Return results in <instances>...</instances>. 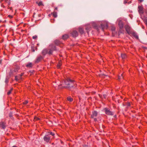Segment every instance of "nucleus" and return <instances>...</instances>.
<instances>
[{
	"instance_id": "f03ea898",
	"label": "nucleus",
	"mask_w": 147,
	"mask_h": 147,
	"mask_svg": "<svg viewBox=\"0 0 147 147\" xmlns=\"http://www.w3.org/2000/svg\"><path fill=\"white\" fill-rule=\"evenodd\" d=\"M125 28L127 33L131 36H133L134 37H138L136 33L135 32L132 31L131 27L128 25H125Z\"/></svg>"
},
{
	"instance_id": "a19ab883",
	"label": "nucleus",
	"mask_w": 147,
	"mask_h": 147,
	"mask_svg": "<svg viewBox=\"0 0 147 147\" xmlns=\"http://www.w3.org/2000/svg\"><path fill=\"white\" fill-rule=\"evenodd\" d=\"M103 96L104 98H106V97H107V95H106V94H103Z\"/></svg>"
},
{
	"instance_id": "39448f33",
	"label": "nucleus",
	"mask_w": 147,
	"mask_h": 147,
	"mask_svg": "<svg viewBox=\"0 0 147 147\" xmlns=\"http://www.w3.org/2000/svg\"><path fill=\"white\" fill-rule=\"evenodd\" d=\"M103 110L105 114L108 115H113V112L111 111L108 108H105L103 109Z\"/></svg>"
},
{
	"instance_id": "7ed1b4c3",
	"label": "nucleus",
	"mask_w": 147,
	"mask_h": 147,
	"mask_svg": "<svg viewBox=\"0 0 147 147\" xmlns=\"http://www.w3.org/2000/svg\"><path fill=\"white\" fill-rule=\"evenodd\" d=\"M50 48L49 49V55H52L53 51H57V48L55 46L53 43L50 44L49 45Z\"/></svg>"
},
{
	"instance_id": "c9c22d12",
	"label": "nucleus",
	"mask_w": 147,
	"mask_h": 147,
	"mask_svg": "<svg viewBox=\"0 0 147 147\" xmlns=\"http://www.w3.org/2000/svg\"><path fill=\"white\" fill-rule=\"evenodd\" d=\"M115 27L113 26L111 27V30L113 32L115 31Z\"/></svg>"
},
{
	"instance_id": "f8f14e48",
	"label": "nucleus",
	"mask_w": 147,
	"mask_h": 147,
	"mask_svg": "<svg viewBox=\"0 0 147 147\" xmlns=\"http://www.w3.org/2000/svg\"><path fill=\"white\" fill-rule=\"evenodd\" d=\"M47 135H49L50 136V135H51L53 136V137L51 138V139H54L55 138L54 136L55 135V134L54 132L49 131L47 132Z\"/></svg>"
},
{
	"instance_id": "ddd939ff",
	"label": "nucleus",
	"mask_w": 147,
	"mask_h": 147,
	"mask_svg": "<svg viewBox=\"0 0 147 147\" xmlns=\"http://www.w3.org/2000/svg\"><path fill=\"white\" fill-rule=\"evenodd\" d=\"M107 24L106 23L104 25L101 24V25L100 28H101L102 30H103L104 29L107 28Z\"/></svg>"
},
{
	"instance_id": "cd10ccee",
	"label": "nucleus",
	"mask_w": 147,
	"mask_h": 147,
	"mask_svg": "<svg viewBox=\"0 0 147 147\" xmlns=\"http://www.w3.org/2000/svg\"><path fill=\"white\" fill-rule=\"evenodd\" d=\"M24 73H22L20 74H19L18 76L19 77V79H20V80L22 79V76L24 75Z\"/></svg>"
},
{
	"instance_id": "8fccbe9b",
	"label": "nucleus",
	"mask_w": 147,
	"mask_h": 147,
	"mask_svg": "<svg viewBox=\"0 0 147 147\" xmlns=\"http://www.w3.org/2000/svg\"><path fill=\"white\" fill-rule=\"evenodd\" d=\"M40 14H38V17H40Z\"/></svg>"
},
{
	"instance_id": "864d4df0",
	"label": "nucleus",
	"mask_w": 147,
	"mask_h": 147,
	"mask_svg": "<svg viewBox=\"0 0 147 147\" xmlns=\"http://www.w3.org/2000/svg\"><path fill=\"white\" fill-rule=\"evenodd\" d=\"M17 147V146H13V147Z\"/></svg>"
},
{
	"instance_id": "c85d7f7f",
	"label": "nucleus",
	"mask_w": 147,
	"mask_h": 147,
	"mask_svg": "<svg viewBox=\"0 0 147 147\" xmlns=\"http://www.w3.org/2000/svg\"><path fill=\"white\" fill-rule=\"evenodd\" d=\"M143 20L147 26V18L146 17H144L143 19Z\"/></svg>"
},
{
	"instance_id": "412c9836",
	"label": "nucleus",
	"mask_w": 147,
	"mask_h": 147,
	"mask_svg": "<svg viewBox=\"0 0 147 147\" xmlns=\"http://www.w3.org/2000/svg\"><path fill=\"white\" fill-rule=\"evenodd\" d=\"M67 100L70 102H72L73 100V99L72 98H71L70 96H68L67 98Z\"/></svg>"
},
{
	"instance_id": "20e7f679",
	"label": "nucleus",
	"mask_w": 147,
	"mask_h": 147,
	"mask_svg": "<svg viewBox=\"0 0 147 147\" xmlns=\"http://www.w3.org/2000/svg\"><path fill=\"white\" fill-rule=\"evenodd\" d=\"M43 139L45 142L47 143H48L50 142L52 139H51L50 136L46 134L43 137Z\"/></svg>"
},
{
	"instance_id": "4c0bfd02",
	"label": "nucleus",
	"mask_w": 147,
	"mask_h": 147,
	"mask_svg": "<svg viewBox=\"0 0 147 147\" xmlns=\"http://www.w3.org/2000/svg\"><path fill=\"white\" fill-rule=\"evenodd\" d=\"M28 101L27 100H25L24 101V102H23V104L24 105H26L28 103Z\"/></svg>"
},
{
	"instance_id": "58836bf2",
	"label": "nucleus",
	"mask_w": 147,
	"mask_h": 147,
	"mask_svg": "<svg viewBox=\"0 0 147 147\" xmlns=\"http://www.w3.org/2000/svg\"><path fill=\"white\" fill-rule=\"evenodd\" d=\"M69 36L67 34H65V35H63L62 37H68Z\"/></svg>"
},
{
	"instance_id": "f3484780",
	"label": "nucleus",
	"mask_w": 147,
	"mask_h": 147,
	"mask_svg": "<svg viewBox=\"0 0 147 147\" xmlns=\"http://www.w3.org/2000/svg\"><path fill=\"white\" fill-rule=\"evenodd\" d=\"M54 42L55 44L57 46L60 45L61 43V42L58 40H54Z\"/></svg>"
},
{
	"instance_id": "79ce46f5",
	"label": "nucleus",
	"mask_w": 147,
	"mask_h": 147,
	"mask_svg": "<svg viewBox=\"0 0 147 147\" xmlns=\"http://www.w3.org/2000/svg\"><path fill=\"white\" fill-rule=\"evenodd\" d=\"M142 48L144 49H147V47H145L143 46Z\"/></svg>"
},
{
	"instance_id": "423d86ee",
	"label": "nucleus",
	"mask_w": 147,
	"mask_h": 147,
	"mask_svg": "<svg viewBox=\"0 0 147 147\" xmlns=\"http://www.w3.org/2000/svg\"><path fill=\"white\" fill-rule=\"evenodd\" d=\"M13 66V71L15 72H18L20 68L19 65H18L16 63H15L14 64Z\"/></svg>"
},
{
	"instance_id": "a18cd8bd",
	"label": "nucleus",
	"mask_w": 147,
	"mask_h": 147,
	"mask_svg": "<svg viewBox=\"0 0 147 147\" xmlns=\"http://www.w3.org/2000/svg\"><path fill=\"white\" fill-rule=\"evenodd\" d=\"M8 17L10 18H13V16H11L10 15H8Z\"/></svg>"
},
{
	"instance_id": "603ef678",
	"label": "nucleus",
	"mask_w": 147,
	"mask_h": 147,
	"mask_svg": "<svg viewBox=\"0 0 147 147\" xmlns=\"http://www.w3.org/2000/svg\"><path fill=\"white\" fill-rule=\"evenodd\" d=\"M52 144V145H54V143H53Z\"/></svg>"
},
{
	"instance_id": "bb28decb",
	"label": "nucleus",
	"mask_w": 147,
	"mask_h": 147,
	"mask_svg": "<svg viewBox=\"0 0 147 147\" xmlns=\"http://www.w3.org/2000/svg\"><path fill=\"white\" fill-rule=\"evenodd\" d=\"M9 75L10 76H13V71L12 70H10V72H9Z\"/></svg>"
},
{
	"instance_id": "2f4dec72",
	"label": "nucleus",
	"mask_w": 147,
	"mask_h": 147,
	"mask_svg": "<svg viewBox=\"0 0 147 147\" xmlns=\"http://www.w3.org/2000/svg\"><path fill=\"white\" fill-rule=\"evenodd\" d=\"M135 38L138 40H139V41H140V42L142 43H144L145 42L144 40H141L140 41V40L139 39V37H135Z\"/></svg>"
},
{
	"instance_id": "f257e3e1",
	"label": "nucleus",
	"mask_w": 147,
	"mask_h": 147,
	"mask_svg": "<svg viewBox=\"0 0 147 147\" xmlns=\"http://www.w3.org/2000/svg\"><path fill=\"white\" fill-rule=\"evenodd\" d=\"M77 86L76 82L74 80L68 77L63 80L61 84L59 85L58 88L59 89H66L74 94L75 92V90L77 88Z\"/></svg>"
},
{
	"instance_id": "f704fd0d",
	"label": "nucleus",
	"mask_w": 147,
	"mask_h": 147,
	"mask_svg": "<svg viewBox=\"0 0 147 147\" xmlns=\"http://www.w3.org/2000/svg\"><path fill=\"white\" fill-rule=\"evenodd\" d=\"M37 3L38 4V5H39V6L42 5V2L40 1V2H39L38 3L37 2Z\"/></svg>"
},
{
	"instance_id": "4d7b16f0",
	"label": "nucleus",
	"mask_w": 147,
	"mask_h": 147,
	"mask_svg": "<svg viewBox=\"0 0 147 147\" xmlns=\"http://www.w3.org/2000/svg\"><path fill=\"white\" fill-rule=\"evenodd\" d=\"M2 40V42H3V40Z\"/></svg>"
},
{
	"instance_id": "9d476101",
	"label": "nucleus",
	"mask_w": 147,
	"mask_h": 147,
	"mask_svg": "<svg viewBox=\"0 0 147 147\" xmlns=\"http://www.w3.org/2000/svg\"><path fill=\"white\" fill-rule=\"evenodd\" d=\"M49 49H44L42 52V54L44 56H45L47 54H48L49 55Z\"/></svg>"
},
{
	"instance_id": "0eeeda50",
	"label": "nucleus",
	"mask_w": 147,
	"mask_h": 147,
	"mask_svg": "<svg viewBox=\"0 0 147 147\" xmlns=\"http://www.w3.org/2000/svg\"><path fill=\"white\" fill-rule=\"evenodd\" d=\"M43 57L41 55H40L36 57V60L35 61V63H38L40 62L43 59Z\"/></svg>"
},
{
	"instance_id": "2eb2a0df",
	"label": "nucleus",
	"mask_w": 147,
	"mask_h": 147,
	"mask_svg": "<svg viewBox=\"0 0 147 147\" xmlns=\"http://www.w3.org/2000/svg\"><path fill=\"white\" fill-rule=\"evenodd\" d=\"M121 56L122 59L123 60V61L126 59L127 57V55L124 53H121Z\"/></svg>"
},
{
	"instance_id": "dca6fc26",
	"label": "nucleus",
	"mask_w": 147,
	"mask_h": 147,
	"mask_svg": "<svg viewBox=\"0 0 147 147\" xmlns=\"http://www.w3.org/2000/svg\"><path fill=\"white\" fill-rule=\"evenodd\" d=\"M62 61L61 60L59 61L58 63L57 66V69L60 68V67L62 65Z\"/></svg>"
},
{
	"instance_id": "9b49d317",
	"label": "nucleus",
	"mask_w": 147,
	"mask_h": 147,
	"mask_svg": "<svg viewBox=\"0 0 147 147\" xmlns=\"http://www.w3.org/2000/svg\"><path fill=\"white\" fill-rule=\"evenodd\" d=\"M71 36L73 37H76L78 36V33L75 30L73 31L71 33Z\"/></svg>"
},
{
	"instance_id": "49530a36",
	"label": "nucleus",
	"mask_w": 147,
	"mask_h": 147,
	"mask_svg": "<svg viewBox=\"0 0 147 147\" xmlns=\"http://www.w3.org/2000/svg\"><path fill=\"white\" fill-rule=\"evenodd\" d=\"M31 50L32 52H34L35 51L34 49L33 48H32Z\"/></svg>"
},
{
	"instance_id": "473e14b6",
	"label": "nucleus",
	"mask_w": 147,
	"mask_h": 147,
	"mask_svg": "<svg viewBox=\"0 0 147 147\" xmlns=\"http://www.w3.org/2000/svg\"><path fill=\"white\" fill-rule=\"evenodd\" d=\"M91 28V26L89 25H87V26L86 27V29L87 30H88L90 28Z\"/></svg>"
},
{
	"instance_id": "37998d69",
	"label": "nucleus",
	"mask_w": 147,
	"mask_h": 147,
	"mask_svg": "<svg viewBox=\"0 0 147 147\" xmlns=\"http://www.w3.org/2000/svg\"><path fill=\"white\" fill-rule=\"evenodd\" d=\"M83 147H88V146L87 145H84L83 146Z\"/></svg>"
},
{
	"instance_id": "a211bd4d",
	"label": "nucleus",
	"mask_w": 147,
	"mask_h": 147,
	"mask_svg": "<svg viewBox=\"0 0 147 147\" xmlns=\"http://www.w3.org/2000/svg\"><path fill=\"white\" fill-rule=\"evenodd\" d=\"M92 26L94 27V28L96 29L97 31H98L99 29H98V27L97 25L94 22H93L92 23Z\"/></svg>"
},
{
	"instance_id": "5fc2aeb1",
	"label": "nucleus",
	"mask_w": 147,
	"mask_h": 147,
	"mask_svg": "<svg viewBox=\"0 0 147 147\" xmlns=\"http://www.w3.org/2000/svg\"><path fill=\"white\" fill-rule=\"evenodd\" d=\"M59 56H60V57H62V55H59Z\"/></svg>"
},
{
	"instance_id": "c03bdc74",
	"label": "nucleus",
	"mask_w": 147,
	"mask_h": 147,
	"mask_svg": "<svg viewBox=\"0 0 147 147\" xmlns=\"http://www.w3.org/2000/svg\"><path fill=\"white\" fill-rule=\"evenodd\" d=\"M93 119H94V121H97V119L96 118L94 117Z\"/></svg>"
},
{
	"instance_id": "3c124183",
	"label": "nucleus",
	"mask_w": 147,
	"mask_h": 147,
	"mask_svg": "<svg viewBox=\"0 0 147 147\" xmlns=\"http://www.w3.org/2000/svg\"><path fill=\"white\" fill-rule=\"evenodd\" d=\"M61 143H62V144H63V142H62V141H61Z\"/></svg>"
},
{
	"instance_id": "e433bc0d",
	"label": "nucleus",
	"mask_w": 147,
	"mask_h": 147,
	"mask_svg": "<svg viewBox=\"0 0 147 147\" xmlns=\"http://www.w3.org/2000/svg\"><path fill=\"white\" fill-rule=\"evenodd\" d=\"M5 82L6 84H7L9 82V79L6 78L5 80Z\"/></svg>"
},
{
	"instance_id": "393cba45",
	"label": "nucleus",
	"mask_w": 147,
	"mask_h": 147,
	"mask_svg": "<svg viewBox=\"0 0 147 147\" xmlns=\"http://www.w3.org/2000/svg\"><path fill=\"white\" fill-rule=\"evenodd\" d=\"M79 31L81 34H82L84 33L83 29L81 28H79Z\"/></svg>"
},
{
	"instance_id": "7c9ffc66",
	"label": "nucleus",
	"mask_w": 147,
	"mask_h": 147,
	"mask_svg": "<svg viewBox=\"0 0 147 147\" xmlns=\"http://www.w3.org/2000/svg\"><path fill=\"white\" fill-rule=\"evenodd\" d=\"M20 79H19V77L18 76H15V80H16V81H18Z\"/></svg>"
},
{
	"instance_id": "6ab92c4d",
	"label": "nucleus",
	"mask_w": 147,
	"mask_h": 147,
	"mask_svg": "<svg viewBox=\"0 0 147 147\" xmlns=\"http://www.w3.org/2000/svg\"><path fill=\"white\" fill-rule=\"evenodd\" d=\"M33 65L32 63H29L26 65V66L27 67L32 68Z\"/></svg>"
},
{
	"instance_id": "13d9d810",
	"label": "nucleus",
	"mask_w": 147,
	"mask_h": 147,
	"mask_svg": "<svg viewBox=\"0 0 147 147\" xmlns=\"http://www.w3.org/2000/svg\"><path fill=\"white\" fill-rule=\"evenodd\" d=\"M57 9V8H55V9Z\"/></svg>"
},
{
	"instance_id": "5701e85b",
	"label": "nucleus",
	"mask_w": 147,
	"mask_h": 147,
	"mask_svg": "<svg viewBox=\"0 0 147 147\" xmlns=\"http://www.w3.org/2000/svg\"><path fill=\"white\" fill-rule=\"evenodd\" d=\"M131 103V102H127L125 103V104L127 106V107H130Z\"/></svg>"
},
{
	"instance_id": "b1692460",
	"label": "nucleus",
	"mask_w": 147,
	"mask_h": 147,
	"mask_svg": "<svg viewBox=\"0 0 147 147\" xmlns=\"http://www.w3.org/2000/svg\"><path fill=\"white\" fill-rule=\"evenodd\" d=\"M13 90V88H11L10 90H9L8 92H7V95H9L11 93L12 91Z\"/></svg>"
},
{
	"instance_id": "de8ad7c7",
	"label": "nucleus",
	"mask_w": 147,
	"mask_h": 147,
	"mask_svg": "<svg viewBox=\"0 0 147 147\" xmlns=\"http://www.w3.org/2000/svg\"><path fill=\"white\" fill-rule=\"evenodd\" d=\"M37 38V37H32V38H33V39H36Z\"/></svg>"
},
{
	"instance_id": "aec40b11",
	"label": "nucleus",
	"mask_w": 147,
	"mask_h": 147,
	"mask_svg": "<svg viewBox=\"0 0 147 147\" xmlns=\"http://www.w3.org/2000/svg\"><path fill=\"white\" fill-rule=\"evenodd\" d=\"M119 25L120 29V31H121V29H122L123 27V24L122 22L120 21L119 22Z\"/></svg>"
},
{
	"instance_id": "6e6552de",
	"label": "nucleus",
	"mask_w": 147,
	"mask_h": 147,
	"mask_svg": "<svg viewBox=\"0 0 147 147\" xmlns=\"http://www.w3.org/2000/svg\"><path fill=\"white\" fill-rule=\"evenodd\" d=\"M6 127V123L5 122L1 121L0 122V127L3 129H5Z\"/></svg>"
},
{
	"instance_id": "a878e982",
	"label": "nucleus",
	"mask_w": 147,
	"mask_h": 147,
	"mask_svg": "<svg viewBox=\"0 0 147 147\" xmlns=\"http://www.w3.org/2000/svg\"><path fill=\"white\" fill-rule=\"evenodd\" d=\"M40 119L39 118L36 117L35 116L34 117V121H37L39 120Z\"/></svg>"
},
{
	"instance_id": "ea45409f",
	"label": "nucleus",
	"mask_w": 147,
	"mask_h": 147,
	"mask_svg": "<svg viewBox=\"0 0 147 147\" xmlns=\"http://www.w3.org/2000/svg\"><path fill=\"white\" fill-rule=\"evenodd\" d=\"M68 38V37H62V39L65 40H67Z\"/></svg>"
},
{
	"instance_id": "4be33fe9",
	"label": "nucleus",
	"mask_w": 147,
	"mask_h": 147,
	"mask_svg": "<svg viewBox=\"0 0 147 147\" xmlns=\"http://www.w3.org/2000/svg\"><path fill=\"white\" fill-rule=\"evenodd\" d=\"M13 113L12 112H10L9 114V117L11 119H13Z\"/></svg>"
},
{
	"instance_id": "1a4fd4ad",
	"label": "nucleus",
	"mask_w": 147,
	"mask_h": 147,
	"mask_svg": "<svg viewBox=\"0 0 147 147\" xmlns=\"http://www.w3.org/2000/svg\"><path fill=\"white\" fill-rule=\"evenodd\" d=\"M98 114V112L96 111H92V114L91 115V118L93 119L94 117H96Z\"/></svg>"
},
{
	"instance_id": "72a5a7b5",
	"label": "nucleus",
	"mask_w": 147,
	"mask_h": 147,
	"mask_svg": "<svg viewBox=\"0 0 147 147\" xmlns=\"http://www.w3.org/2000/svg\"><path fill=\"white\" fill-rule=\"evenodd\" d=\"M123 74H122L121 75V76H119L118 78L119 79H121L123 78Z\"/></svg>"
},
{
	"instance_id": "c756f323",
	"label": "nucleus",
	"mask_w": 147,
	"mask_h": 147,
	"mask_svg": "<svg viewBox=\"0 0 147 147\" xmlns=\"http://www.w3.org/2000/svg\"><path fill=\"white\" fill-rule=\"evenodd\" d=\"M53 17H54L55 18H56L57 17V13L54 12L53 13Z\"/></svg>"
},
{
	"instance_id": "bf43d9fd",
	"label": "nucleus",
	"mask_w": 147,
	"mask_h": 147,
	"mask_svg": "<svg viewBox=\"0 0 147 147\" xmlns=\"http://www.w3.org/2000/svg\"><path fill=\"white\" fill-rule=\"evenodd\" d=\"M61 147H63V146H61Z\"/></svg>"
},
{
	"instance_id": "4468645a",
	"label": "nucleus",
	"mask_w": 147,
	"mask_h": 147,
	"mask_svg": "<svg viewBox=\"0 0 147 147\" xmlns=\"http://www.w3.org/2000/svg\"><path fill=\"white\" fill-rule=\"evenodd\" d=\"M138 8L139 9L138 11L139 13L140 14L143 13L144 12L143 8L141 6H139L138 7Z\"/></svg>"
},
{
	"instance_id": "6e6d98bb",
	"label": "nucleus",
	"mask_w": 147,
	"mask_h": 147,
	"mask_svg": "<svg viewBox=\"0 0 147 147\" xmlns=\"http://www.w3.org/2000/svg\"><path fill=\"white\" fill-rule=\"evenodd\" d=\"M79 100H80V97H79Z\"/></svg>"
},
{
	"instance_id": "09e8293b",
	"label": "nucleus",
	"mask_w": 147,
	"mask_h": 147,
	"mask_svg": "<svg viewBox=\"0 0 147 147\" xmlns=\"http://www.w3.org/2000/svg\"><path fill=\"white\" fill-rule=\"evenodd\" d=\"M114 118H116V115H114Z\"/></svg>"
}]
</instances>
